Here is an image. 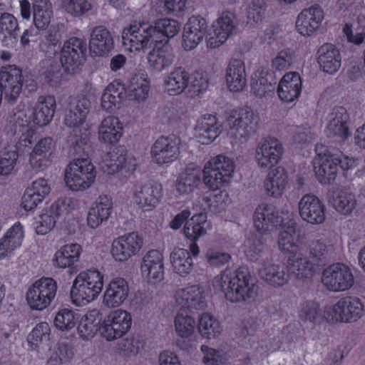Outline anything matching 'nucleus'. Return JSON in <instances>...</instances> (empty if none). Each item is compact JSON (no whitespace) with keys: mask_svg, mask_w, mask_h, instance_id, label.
<instances>
[{"mask_svg":"<svg viewBox=\"0 0 365 365\" xmlns=\"http://www.w3.org/2000/svg\"><path fill=\"white\" fill-rule=\"evenodd\" d=\"M213 286L217 292L224 293L231 302H242L254 299L257 287L253 282L247 268L240 267L235 272L225 270L214 279Z\"/></svg>","mask_w":365,"mask_h":365,"instance_id":"nucleus-1","label":"nucleus"},{"mask_svg":"<svg viewBox=\"0 0 365 365\" xmlns=\"http://www.w3.org/2000/svg\"><path fill=\"white\" fill-rule=\"evenodd\" d=\"M103 276L97 269L81 272L73 282L70 294L76 306L86 305L95 300L102 291Z\"/></svg>","mask_w":365,"mask_h":365,"instance_id":"nucleus-2","label":"nucleus"},{"mask_svg":"<svg viewBox=\"0 0 365 365\" xmlns=\"http://www.w3.org/2000/svg\"><path fill=\"white\" fill-rule=\"evenodd\" d=\"M96 171L88 158L73 159L66 168L64 180L66 186L73 191H83L94 182Z\"/></svg>","mask_w":365,"mask_h":365,"instance_id":"nucleus-3","label":"nucleus"},{"mask_svg":"<svg viewBox=\"0 0 365 365\" xmlns=\"http://www.w3.org/2000/svg\"><path fill=\"white\" fill-rule=\"evenodd\" d=\"M226 120L232 138L247 140L256 132L259 118L253 110L246 107L230 110Z\"/></svg>","mask_w":365,"mask_h":365,"instance_id":"nucleus-4","label":"nucleus"},{"mask_svg":"<svg viewBox=\"0 0 365 365\" xmlns=\"http://www.w3.org/2000/svg\"><path fill=\"white\" fill-rule=\"evenodd\" d=\"M234 169L235 165L232 159L219 155L205 164L202 170V181L208 188L218 190L228 183Z\"/></svg>","mask_w":365,"mask_h":365,"instance_id":"nucleus-5","label":"nucleus"},{"mask_svg":"<svg viewBox=\"0 0 365 365\" xmlns=\"http://www.w3.org/2000/svg\"><path fill=\"white\" fill-rule=\"evenodd\" d=\"M152 24L144 21H135L125 28L122 33L124 47L130 52L144 51L153 43H156Z\"/></svg>","mask_w":365,"mask_h":365,"instance_id":"nucleus-6","label":"nucleus"},{"mask_svg":"<svg viewBox=\"0 0 365 365\" xmlns=\"http://www.w3.org/2000/svg\"><path fill=\"white\" fill-rule=\"evenodd\" d=\"M86 49L87 43L84 38L71 37L64 42L60 61L67 73L76 74L81 70L86 61Z\"/></svg>","mask_w":365,"mask_h":365,"instance_id":"nucleus-7","label":"nucleus"},{"mask_svg":"<svg viewBox=\"0 0 365 365\" xmlns=\"http://www.w3.org/2000/svg\"><path fill=\"white\" fill-rule=\"evenodd\" d=\"M57 282L51 277H42L28 288L26 299L32 309L43 310L53 301L57 292Z\"/></svg>","mask_w":365,"mask_h":365,"instance_id":"nucleus-8","label":"nucleus"},{"mask_svg":"<svg viewBox=\"0 0 365 365\" xmlns=\"http://www.w3.org/2000/svg\"><path fill=\"white\" fill-rule=\"evenodd\" d=\"M163 196L161 184L151 180L137 182L133 190L132 199L138 209L143 212L154 210Z\"/></svg>","mask_w":365,"mask_h":365,"instance_id":"nucleus-9","label":"nucleus"},{"mask_svg":"<svg viewBox=\"0 0 365 365\" xmlns=\"http://www.w3.org/2000/svg\"><path fill=\"white\" fill-rule=\"evenodd\" d=\"M322 282L327 289L334 292L349 290L354 284V277L349 267L335 263L322 272Z\"/></svg>","mask_w":365,"mask_h":365,"instance_id":"nucleus-10","label":"nucleus"},{"mask_svg":"<svg viewBox=\"0 0 365 365\" xmlns=\"http://www.w3.org/2000/svg\"><path fill=\"white\" fill-rule=\"evenodd\" d=\"M364 306L357 297H346L340 299L327 311L328 320L334 322H353L360 319Z\"/></svg>","mask_w":365,"mask_h":365,"instance_id":"nucleus-11","label":"nucleus"},{"mask_svg":"<svg viewBox=\"0 0 365 365\" xmlns=\"http://www.w3.org/2000/svg\"><path fill=\"white\" fill-rule=\"evenodd\" d=\"M180 153V139L175 135L159 137L150 150L152 161L160 165L174 162Z\"/></svg>","mask_w":365,"mask_h":365,"instance_id":"nucleus-12","label":"nucleus"},{"mask_svg":"<svg viewBox=\"0 0 365 365\" xmlns=\"http://www.w3.org/2000/svg\"><path fill=\"white\" fill-rule=\"evenodd\" d=\"M283 153L282 143L275 138L267 137L258 143L255 158L259 168L269 169L280 161Z\"/></svg>","mask_w":365,"mask_h":365,"instance_id":"nucleus-13","label":"nucleus"},{"mask_svg":"<svg viewBox=\"0 0 365 365\" xmlns=\"http://www.w3.org/2000/svg\"><path fill=\"white\" fill-rule=\"evenodd\" d=\"M327 120L325 133L328 138H333L336 142H344L349 138L351 135L349 115L345 108H334Z\"/></svg>","mask_w":365,"mask_h":365,"instance_id":"nucleus-14","label":"nucleus"},{"mask_svg":"<svg viewBox=\"0 0 365 365\" xmlns=\"http://www.w3.org/2000/svg\"><path fill=\"white\" fill-rule=\"evenodd\" d=\"M257 272L261 279L274 288L286 285L292 279L287 263L274 260L273 258L259 267Z\"/></svg>","mask_w":365,"mask_h":365,"instance_id":"nucleus-15","label":"nucleus"},{"mask_svg":"<svg viewBox=\"0 0 365 365\" xmlns=\"http://www.w3.org/2000/svg\"><path fill=\"white\" fill-rule=\"evenodd\" d=\"M143 243V239L138 233L130 232L115 239L110 252L116 261L125 262L140 251Z\"/></svg>","mask_w":365,"mask_h":365,"instance_id":"nucleus-16","label":"nucleus"},{"mask_svg":"<svg viewBox=\"0 0 365 365\" xmlns=\"http://www.w3.org/2000/svg\"><path fill=\"white\" fill-rule=\"evenodd\" d=\"M237 19L230 11H225L213 24V36L207 38V46L217 48L236 31Z\"/></svg>","mask_w":365,"mask_h":365,"instance_id":"nucleus-17","label":"nucleus"},{"mask_svg":"<svg viewBox=\"0 0 365 365\" xmlns=\"http://www.w3.org/2000/svg\"><path fill=\"white\" fill-rule=\"evenodd\" d=\"M282 217L272 204L262 203L254 214V225L260 234H269L281 225Z\"/></svg>","mask_w":365,"mask_h":365,"instance_id":"nucleus-18","label":"nucleus"},{"mask_svg":"<svg viewBox=\"0 0 365 365\" xmlns=\"http://www.w3.org/2000/svg\"><path fill=\"white\" fill-rule=\"evenodd\" d=\"M299 212L302 219L312 225H321L325 220V206L315 195L307 194L300 200Z\"/></svg>","mask_w":365,"mask_h":365,"instance_id":"nucleus-19","label":"nucleus"},{"mask_svg":"<svg viewBox=\"0 0 365 365\" xmlns=\"http://www.w3.org/2000/svg\"><path fill=\"white\" fill-rule=\"evenodd\" d=\"M207 31V22L200 16H192L185 24L182 33V47L186 51L196 48Z\"/></svg>","mask_w":365,"mask_h":365,"instance_id":"nucleus-20","label":"nucleus"},{"mask_svg":"<svg viewBox=\"0 0 365 365\" xmlns=\"http://www.w3.org/2000/svg\"><path fill=\"white\" fill-rule=\"evenodd\" d=\"M339 163V157L331 154L328 150L323 155L319 154V158L314 160V170L321 184H331L334 182Z\"/></svg>","mask_w":365,"mask_h":365,"instance_id":"nucleus-21","label":"nucleus"},{"mask_svg":"<svg viewBox=\"0 0 365 365\" xmlns=\"http://www.w3.org/2000/svg\"><path fill=\"white\" fill-rule=\"evenodd\" d=\"M7 129L8 133L16 135L20 143H24L26 147L31 145L35 140V132L30 123V117L24 111H19L9 116Z\"/></svg>","mask_w":365,"mask_h":365,"instance_id":"nucleus-22","label":"nucleus"},{"mask_svg":"<svg viewBox=\"0 0 365 365\" xmlns=\"http://www.w3.org/2000/svg\"><path fill=\"white\" fill-rule=\"evenodd\" d=\"M203 292L197 285L178 289L175 293L176 302L190 313L203 309L207 306Z\"/></svg>","mask_w":365,"mask_h":365,"instance_id":"nucleus-23","label":"nucleus"},{"mask_svg":"<svg viewBox=\"0 0 365 365\" xmlns=\"http://www.w3.org/2000/svg\"><path fill=\"white\" fill-rule=\"evenodd\" d=\"M89 48L91 51L98 56H106L113 49V36L106 26H97L92 29Z\"/></svg>","mask_w":365,"mask_h":365,"instance_id":"nucleus-24","label":"nucleus"},{"mask_svg":"<svg viewBox=\"0 0 365 365\" xmlns=\"http://www.w3.org/2000/svg\"><path fill=\"white\" fill-rule=\"evenodd\" d=\"M91 103L84 97L71 98L66 109L64 123L71 128L81 125L89 113Z\"/></svg>","mask_w":365,"mask_h":365,"instance_id":"nucleus-25","label":"nucleus"},{"mask_svg":"<svg viewBox=\"0 0 365 365\" xmlns=\"http://www.w3.org/2000/svg\"><path fill=\"white\" fill-rule=\"evenodd\" d=\"M148 61L150 67L158 72L169 68L175 61V53L171 45L166 42L155 43L148 53Z\"/></svg>","mask_w":365,"mask_h":365,"instance_id":"nucleus-26","label":"nucleus"},{"mask_svg":"<svg viewBox=\"0 0 365 365\" xmlns=\"http://www.w3.org/2000/svg\"><path fill=\"white\" fill-rule=\"evenodd\" d=\"M164 257L157 250L148 251L143 258L141 272L148 280L161 281L164 277Z\"/></svg>","mask_w":365,"mask_h":365,"instance_id":"nucleus-27","label":"nucleus"},{"mask_svg":"<svg viewBox=\"0 0 365 365\" xmlns=\"http://www.w3.org/2000/svg\"><path fill=\"white\" fill-rule=\"evenodd\" d=\"M129 292L128 282L124 278L115 277L106 287L103 302L108 307H118L126 300Z\"/></svg>","mask_w":365,"mask_h":365,"instance_id":"nucleus-28","label":"nucleus"},{"mask_svg":"<svg viewBox=\"0 0 365 365\" xmlns=\"http://www.w3.org/2000/svg\"><path fill=\"white\" fill-rule=\"evenodd\" d=\"M202 170L200 166L190 163L179 175L175 190L179 195H189L193 192L200 185Z\"/></svg>","mask_w":365,"mask_h":365,"instance_id":"nucleus-29","label":"nucleus"},{"mask_svg":"<svg viewBox=\"0 0 365 365\" xmlns=\"http://www.w3.org/2000/svg\"><path fill=\"white\" fill-rule=\"evenodd\" d=\"M324 18L322 9L319 5H313L305 9L298 15L296 26L303 36H309L320 26Z\"/></svg>","mask_w":365,"mask_h":365,"instance_id":"nucleus-30","label":"nucleus"},{"mask_svg":"<svg viewBox=\"0 0 365 365\" xmlns=\"http://www.w3.org/2000/svg\"><path fill=\"white\" fill-rule=\"evenodd\" d=\"M113 209L112 200L108 195H100L93 203L87 215V224L91 228L99 227L109 218Z\"/></svg>","mask_w":365,"mask_h":365,"instance_id":"nucleus-31","label":"nucleus"},{"mask_svg":"<svg viewBox=\"0 0 365 365\" xmlns=\"http://www.w3.org/2000/svg\"><path fill=\"white\" fill-rule=\"evenodd\" d=\"M55 150L53 139L46 137L40 139L35 145L30 156V164L35 170H43L47 167Z\"/></svg>","mask_w":365,"mask_h":365,"instance_id":"nucleus-32","label":"nucleus"},{"mask_svg":"<svg viewBox=\"0 0 365 365\" xmlns=\"http://www.w3.org/2000/svg\"><path fill=\"white\" fill-rule=\"evenodd\" d=\"M287 263L291 278L294 277L299 280L311 278L318 268L307 256L302 254L289 256Z\"/></svg>","mask_w":365,"mask_h":365,"instance_id":"nucleus-33","label":"nucleus"},{"mask_svg":"<svg viewBox=\"0 0 365 365\" xmlns=\"http://www.w3.org/2000/svg\"><path fill=\"white\" fill-rule=\"evenodd\" d=\"M301 91L302 79L299 74L296 72L285 74L281 79L277 88L279 98L287 103L297 99Z\"/></svg>","mask_w":365,"mask_h":365,"instance_id":"nucleus-34","label":"nucleus"},{"mask_svg":"<svg viewBox=\"0 0 365 365\" xmlns=\"http://www.w3.org/2000/svg\"><path fill=\"white\" fill-rule=\"evenodd\" d=\"M317 62L322 71L333 74L341 66L340 53L333 44L324 43L317 51Z\"/></svg>","mask_w":365,"mask_h":365,"instance_id":"nucleus-35","label":"nucleus"},{"mask_svg":"<svg viewBox=\"0 0 365 365\" xmlns=\"http://www.w3.org/2000/svg\"><path fill=\"white\" fill-rule=\"evenodd\" d=\"M225 79L230 91H242L247 84L245 63L239 59H231L226 69Z\"/></svg>","mask_w":365,"mask_h":365,"instance_id":"nucleus-36","label":"nucleus"},{"mask_svg":"<svg viewBox=\"0 0 365 365\" xmlns=\"http://www.w3.org/2000/svg\"><path fill=\"white\" fill-rule=\"evenodd\" d=\"M265 242L266 239L262 236H256L255 238L249 239L247 242L246 257L250 262H257L259 267L272 258Z\"/></svg>","mask_w":365,"mask_h":365,"instance_id":"nucleus-37","label":"nucleus"},{"mask_svg":"<svg viewBox=\"0 0 365 365\" xmlns=\"http://www.w3.org/2000/svg\"><path fill=\"white\" fill-rule=\"evenodd\" d=\"M195 130L200 141L209 144L220 135V125L215 115L207 114L197 120Z\"/></svg>","mask_w":365,"mask_h":365,"instance_id":"nucleus-38","label":"nucleus"},{"mask_svg":"<svg viewBox=\"0 0 365 365\" xmlns=\"http://www.w3.org/2000/svg\"><path fill=\"white\" fill-rule=\"evenodd\" d=\"M288 183V174L281 166L271 170L267 176L264 186L268 195L280 197Z\"/></svg>","mask_w":365,"mask_h":365,"instance_id":"nucleus-39","label":"nucleus"},{"mask_svg":"<svg viewBox=\"0 0 365 365\" xmlns=\"http://www.w3.org/2000/svg\"><path fill=\"white\" fill-rule=\"evenodd\" d=\"M53 96H40L33 113V121L39 126H44L52 120L56 108Z\"/></svg>","mask_w":365,"mask_h":365,"instance_id":"nucleus-40","label":"nucleus"},{"mask_svg":"<svg viewBox=\"0 0 365 365\" xmlns=\"http://www.w3.org/2000/svg\"><path fill=\"white\" fill-rule=\"evenodd\" d=\"M151 24L157 40L156 43H169V39L175 36L180 30V24L172 19H159Z\"/></svg>","mask_w":365,"mask_h":365,"instance_id":"nucleus-41","label":"nucleus"},{"mask_svg":"<svg viewBox=\"0 0 365 365\" xmlns=\"http://www.w3.org/2000/svg\"><path fill=\"white\" fill-rule=\"evenodd\" d=\"M122 131L123 125L119 119L114 116H108L99 126V139L105 143H115L121 138Z\"/></svg>","mask_w":365,"mask_h":365,"instance_id":"nucleus-42","label":"nucleus"},{"mask_svg":"<svg viewBox=\"0 0 365 365\" xmlns=\"http://www.w3.org/2000/svg\"><path fill=\"white\" fill-rule=\"evenodd\" d=\"M190 80V74L185 68L175 67L165 78V88L172 96L186 92Z\"/></svg>","mask_w":365,"mask_h":365,"instance_id":"nucleus-43","label":"nucleus"},{"mask_svg":"<svg viewBox=\"0 0 365 365\" xmlns=\"http://www.w3.org/2000/svg\"><path fill=\"white\" fill-rule=\"evenodd\" d=\"M102 317L100 310L93 309L87 312L78 326V333L83 339H88L100 331Z\"/></svg>","mask_w":365,"mask_h":365,"instance_id":"nucleus-44","label":"nucleus"},{"mask_svg":"<svg viewBox=\"0 0 365 365\" xmlns=\"http://www.w3.org/2000/svg\"><path fill=\"white\" fill-rule=\"evenodd\" d=\"M19 24L17 19L9 13L0 15V38L4 45L12 46L17 42Z\"/></svg>","mask_w":365,"mask_h":365,"instance_id":"nucleus-45","label":"nucleus"},{"mask_svg":"<svg viewBox=\"0 0 365 365\" xmlns=\"http://www.w3.org/2000/svg\"><path fill=\"white\" fill-rule=\"evenodd\" d=\"M24 238L23 226L16 222L6 232L0 242V259H4L8 254L21 245Z\"/></svg>","mask_w":365,"mask_h":365,"instance_id":"nucleus-46","label":"nucleus"},{"mask_svg":"<svg viewBox=\"0 0 365 365\" xmlns=\"http://www.w3.org/2000/svg\"><path fill=\"white\" fill-rule=\"evenodd\" d=\"M81 247L76 243L67 244L61 247L54 256V265L61 269L70 268L78 261Z\"/></svg>","mask_w":365,"mask_h":365,"instance_id":"nucleus-47","label":"nucleus"},{"mask_svg":"<svg viewBox=\"0 0 365 365\" xmlns=\"http://www.w3.org/2000/svg\"><path fill=\"white\" fill-rule=\"evenodd\" d=\"M331 252L332 245L327 244L325 240L319 239L309 243L306 256L319 267L327 262Z\"/></svg>","mask_w":365,"mask_h":365,"instance_id":"nucleus-48","label":"nucleus"},{"mask_svg":"<svg viewBox=\"0 0 365 365\" xmlns=\"http://www.w3.org/2000/svg\"><path fill=\"white\" fill-rule=\"evenodd\" d=\"M329 201L336 211L342 215L350 214L356 205L355 196L351 192L339 188L332 191Z\"/></svg>","mask_w":365,"mask_h":365,"instance_id":"nucleus-49","label":"nucleus"},{"mask_svg":"<svg viewBox=\"0 0 365 365\" xmlns=\"http://www.w3.org/2000/svg\"><path fill=\"white\" fill-rule=\"evenodd\" d=\"M170 262L174 271L182 277H186L193 269V262L188 250L175 248L170 254Z\"/></svg>","mask_w":365,"mask_h":365,"instance_id":"nucleus-50","label":"nucleus"},{"mask_svg":"<svg viewBox=\"0 0 365 365\" xmlns=\"http://www.w3.org/2000/svg\"><path fill=\"white\" fill-rule=\"evenodd\" d=\"M34 23L40 30H45L48 26L53 15L49 0H34Z\"/></svg>","mask_w":365,"mask_h":365,"instance_id":"nucleus-51","label":"nucleus"},{"mask_svg":"<svg viewBox=\"0 0 365 365\" xmlns=\"http://www.w3.org/2000/svg\"><path fill=\"white\" fill-rule=\"evenodd\" d=\"M277 81L273 72H266L252 78V92L259 98L266 93L272 92L275 88Z\"/></svg>","mask_w":365,"mask_h":365,"instance_id":"nucleus-52","label":"nucleus"},{"mask_svg":"<svg viewBox=\"0 0 365 365\" xmlns=\"http://www.w3.org/2000/svg\"><path fill=\"white\" fill-rule=\"evenodd\" d=\"M191 313L185 309H180L175 319V327L177 333L183 339L192 334L195 327V320Z\"/></svg>","mask_w":365,"mask_h":365,"instance_id":"nucleus-53","label":"nucleus"},{"mask_svg":"<svg viewBox=\"0 0 365 365\" xmlns=\"http://www.w3.org/2000/svg\"><path fill=\"white\" fill-rule=\"evenodd\" d=\"M203 214L194 215L185 225L183 232L187 238L192 241H197L200 237L206 234L204 225L206 222Z\"/></svg>","mask_w":365,"mask_h":365,"instance_id":"nucleus-54","label":"nucleus"},{"mask_svg":"<svg viewBox=\"0 0 365 365\" xmlns=\"http://www.w3.org/2000/svg\"><path fill=\"white\" fill-rule=\"evenodd\" d=\"M299 317L304 322L314 324L320 323L322 315L319 304L312 300L302 302L299 309Z\"/></svg>","mask_w":365,"mask_h":365,"instance_id":"nucleus-55","label":"nucleus"},{"mask_svg":"<svg viewBox=\"0 0 365 365\" xmlns=\"http://www.w3.org/2000/svg\"><path fill=\"white\" fill-rule=\"evenodd\" d=\"M68 143V155L73 159L87 158L91 152L88 139L86 137L83 138L77 135L70 136Z\"/></svg>","mask_w":365,"mask_h":365,"instance_id":"nucleus-56","label":"nucleus"},{"mask_svg":"<svg viewBox=\"0 0 365 365\" xmlns=\"http://www.w3.org/2000/svg\"><path fill=\"white\" fill-rule=\"evenodd\" d=\"M198 329L204 337L215 338L222 331L220 322L207 313L202 314L199 319Z\"/></svg>","mask_w":365,"mask_h":365,"instance_id":"nucleus-57","label":"nucleus"},{"mask_svg":"<svg viewBox=\"0 0 365 365\" xmlns=\"http://www.w3.org/2000/svg\"><path fill=\"white\" fill-rule=\"evenodd\" d=\"M18 152L16 149L8 150L5 148L0 153V177L8 176L14 170L18 160Z\"/></svg>","mask_w":365,"mask_h":365,"instance_id":"nucleus-58","label":"nucleus"},{"mask_svg":"<svg viewBox=\"0 0 365 365\" xmlns=\"http://www.w3.org/2000/svg\"><path fill=\"white\" fill-rule=\"evenodd\" d=\"M76 324V313L68 308L60 309L56 314L54 325L61 331H69Z\"/></svg>","mask_w":365,"mask_h":365,"instance_id":"nucleus-59","label":"nucleus"},{"mask_svg":"<svg viewBox=\"0 0 365 365\" xmlns=\"http://www.w3.org/2000/svg\"><path fill=\"white\" fill-rule=\"evenodd\" d=\"M61 5L66 13L74 17H80L92 9L87 0H63Z\"/></svg>","mask_w":365,"mask_h":365,"instance_id":"nucleus-60","label":"nucleus"},{"mask_svg":"<svg viewBox=\"0 0 365 365\" xmlns=\"http://www.w3.org/2000/svg\"><path fill=\"white\" fill-rule=\"evenodd\" d=\"M208 88V81L201 73H195L190 75V80L186 93L192 98L200 96Z\"/></svg>","mask_w":365,"mask_h":365,"instance_id":"nucleus-61","label":"nucleus"},{"mask_svg":"<svg viewBox=\"0 0 365 365\" xmlns=\"http://www.w3.org/2000/svg\"><path fill=\"white\" fill-rule=\"evenodd\" d=\"M58 217L56 215V213H54V211L51 207L46 210L45 212L39 216V220L36 221V233L38 235L48 233L55 226Z\"/></svg>","mask_w":365,"mask_h":365,"instance_id":"nucleus-62","label":"nucleus"},{"mask_svg":"<svg viewBox=\"0 0 365 365\" xmlns=\"http://www.w3.org/2000/svg\"><path fill=\"white\" fill-rule=\"evenodd\" d=\"M148 93V83L144 80L138 82V80L135 78L133 79L127 90L128 100L138 102L144 101L147 98Z\"/></svg>","mask_w":365,"mask_h":365,"instance_id":"nucleus-63","label":"nucleus"},{"mask_svg":"<svg viewBox=\"0 0 365 365\" xmlns=\"http://www.w3.org/2000/svg\"><path fill=\"white\" fill-rule=\"evenodd\" d=\"M142 348L141 341L134 337L126 338L118 344L120 354L128 357L138 354Z\"/></svg>","mask_w":365,"mask_h":365,"instance_id":"nucleus-64","label":"nucleus"}]
</instances>
